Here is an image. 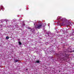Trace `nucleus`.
Masks as SVG:
<instances>
[{
  "label": "nucleus",
  "instance_id": "1",
  "mask_svg": "<svg viewBox=\"0 0 74 74\" xmlns=\"http://www.w3.org/2000/svg\"><path fill=\"white\" fill-rule=\"evenodd\" d=\"M42 24H39L38 25H36L35 27L36 29H39L40 28H41L42 27Z\"/></svg>",
  "mask_w": 74,
  "mask_h": 74
},
{
  "label": "nucleus",
  "instance_id": "2",
  "mask_svg": "<svg viewBox=\"0 0 74 74\" xmlns=\"http://www.w3.org/2000/svg\"><path fill=\"white\" fill-rule=\"evenodd\" d=\"M36 63H40V61L38 60H37L36 61Z\"/></svg>",
  "mask_w": 74,
  "mask_h": 74
},
{
  "label": "nucleus",
  "instance_id": "3",
  "mask_svg": "<svg viewBox=\"0 0 74 74\" xmlns=\"http://www.w3.org/2000/svg\"><path fill=\"white\" fill-rule=\"evenodd\" d=\"M18 43L19 44V45H22V43H21V42L19 41L18 42Z\"/></svg>",
  "mask_w": 74,
  "mask_h": 74
},
{
  "label": "nucleus",
  "instance_id": "4",
  "mask_svg": "<svg viewBox=\"0 0 74 74\" xmlns=\"http://www.w3.org/2000/svg\"><path fill=\"white\" fill-rule=\"evenodd\" d=\"M28 29H30V31H32V30H33V29H31V28H30V27H28Z\"/></svg>",
  "mask_w": 74,
  "mask_h": 74
},
{
  "label": "nucleus",
  "instance_id": "5",
  "mask_svg": "<svg viewBox=\"0 0 74 74\" xmlns=\"http://www.w3.org/2000/svg\"><path fill=\"white\" fill-rule=\"evenodd\" d=\"M6 39H7V40H8V39H9V37L8 36H7L6 37Z\"/></svg>",
  "mask_w": 74,
  "mask_h": 74
},
{
  "label": "nucleus",
  "instance_id": "6",
  "mask_svg": "<svg viewBox=\"0 0 74 74\" xmlns=\"http://www.w3.org/2000/svg\"><path fill=\"white\" fill-rule=\"evenodd\" d=\"M18 62V60H15V62Z\"/></svg>",
  "mask_w": 74,
  "mask_h": 74
},
{
  "label": "nucleus",
  "instance_id": "7",
  "mask_svg": "<svg viewBox=\"0 0 74 74\" xmlns=\"http://www.w3.org/2000/svg\"><path fill=\"white\" fill-rule=\"evenodd\" d=\"M59 19H60L61 20H62V18H60V17L59 18Z\"/></svg>",
  "mask_w": 74,
  "mask_h": 74
},
{
  "label": "nucleus",
  "instance_id": "8",
  "mask_svg": "<svg viewBox=\"0 0 74 74\" xmlns=\"http://www.w3.org/2000/svg\"><path fill=\"white\" fill-rule=\"evenodd\" d=\"M73 51L74 52V50H73Z\"/></svg>",
  "mask_w": 74,
  "mask_h": 74
},
{
  "label": "nucleus",
  "instance_id": "9",
  "mask_svg": "<svg viewBox=\"0 0 74 74\" xmlns=\"http://www.w3.org/2000/svg\"><path fill=\"white\" fill-rule=\"evenodd\" d=\"M34 25H35V24H34Z\"/></svg>",
  "mask_w": 74,
  "mask_h": 74
}]
</instances>
